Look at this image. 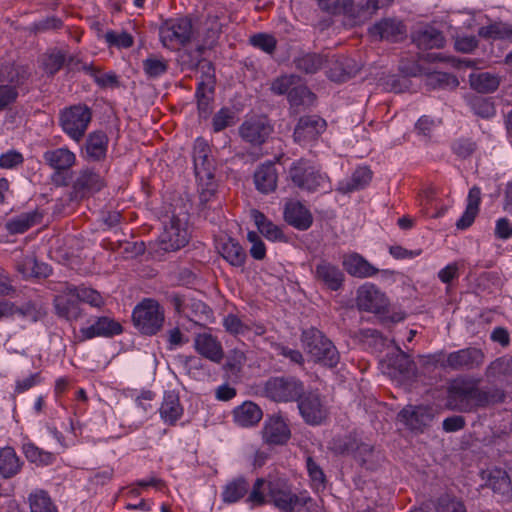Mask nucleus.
Instances as JSON below:
<instances>
[{
	"label": "nucleus",
	"mask_w": 512,
	"mask_h": 512,
	"mask_svg": "<svg viewBox=\"0 0 512 512\" xmlns=\"http://www.w3.org/2000/svg\"><path fill=\"white\" fill-rule=\"evenodd\" d=\"M480 380L460 378L454 380L448 389V405L452 410L472 412L498 400V391L489 392L479 387Z\"/></svg>",
	"instance_id": "nucleus-1"
},
{
	"label": "nucleus",
	"mask_w": 512,
	"mask_h": 512,
	"mask_svg": "<svg viewBox=\"0 0 512 512\" xmlns=\"http://www.w3.org/2000/svg\"><path fill=\"white\" fill-rule=\"evenodd\" d=\"M209 146L203 139H197L194 145L193 159L195 175L200 187V199L206 202L214 194L216 184L214 181L215 167L209 156Z\"/></svg>",
	"instance_id": "nucleus-2"
},
{
	"label": "nucleus",
	"mask_w": 512,
	"mask_h": 512,
	"mask_svg": "<svg viewBox=\"0 0 512 512\" xmlns=\"http://www.w3.org/2000/svg\"><path fill=\"white\" fill-rule=\"evenodd\" d=\"M301 341L305 352L315 362L335 367L339 362V353L334 344L316 328L304 330Z\"/></svg>",
	"instance_id": "nucleus-3"
},
{
	"label": "nucleus",
	"mask_w": 512,
	"mask_h": 512,
	"mask_svg": "<svg viewBox=\"0 0 512 512\" xmlns=\"http://www.w3.org/2000/svg\"><path fill=\"white\" fill-rule=\"evenodd\" d=\"M132 320L142 334L155 335L163 327L164 310L156 300L146 298L134 308Z\"/></svg>",
	"instance_id": "nucleus-4"
},
{
	"label": "nucleus",
	"mask_w": 512,
	"mask_h": 512,
	"mask_svg": "<svg viewBox=\"0 0 512 512\" xmlns=\"http://www.w3.org/2000/svg\"><path fill=\"white\" fill-rule=\"evenodd\" d=\"M289 177L300 189L307 191L326 190L329 188V179L309 161L300 159L289 169Z\"/></svg>",
	"instance_id": "nucleus-5"
},
{
	"label": "nucleus",
	"mask_w": 512,
	"mask_h": 512,
	"mask_svg": "<svg viewBox=\"0 0 512 512\" xmlns=\"http://www.w3.org/2000/svg\"><path fill=\"white\" fill-rule=\"evenodd\" d=\"M263 392L274 402H292L302 396L304 384L294 376L271 377L265 382Z\"/></svg>",
	"instance_id": "nucleus-6"
},
{
	"label": "nucleus",
	"mask_w": 512,
	"mask_h": 512,
	"mask_svg": "<svg viewBox=\"0 0 512 512\" xmlns=\"http://www.w3.org/2000/svg\"><path fill=\"white\" fill-rule=\"evenodd\" d=\"M435 362L442 368H450L455 371L472 370L479 368L485 360L484 352L476 347H468L444 355L440 353L435 355Z\"/></svg>",
	"instance_id": "nucleus-7"
},
{
	"label": "nucleus",
	"mask_w": 512,
	"mask_h": 512,
	"mask_svg": "<svg viewBox=\"0 0 512 512\" xmlns=\"http://www.w3.org/2000/svg\"><path fill=\"white\" fill-rule=\"evenodd\" d=\"M43 159L53 169L51 180L56 186H68L71 176L68 170L76 163V155L68 148L61 147L48 150L43 154Z\"/></svg>",
	"instance_id": "nucleus-8"
},
{
	"label": "nucleus",
	"mask_w": 512,
	"mask_h": 512,
	"mask_svg": "<svg viewBox=\"0 0 512 512\" xmlns=\"http://www.w3.org/2000/svg\"><path fill=\"white\" fill-rule=\"evenodd\" d=\"M162 45L177 50L187 44L192 36V23L188 18L170 19L159 28Z\"/></svg>",
	"instance_id": "nucleus-9"
},
{
	"label": "nucleus",
	"mask_w": 512,
	"mask_h": 512,
	"mask_svg": "<svg viewBox=\"0 0 512 512\" xmlns=\"http://www.w3.org/2000/svg\"><path fill=\"white\" fill-rule=\"evenodd\" d=\"M92 113L85 105L71 106L60 114V125L63 131L73 140L79 142L91 121Z\"/></svg>",
	"instance_id": "nucleus-10"
},
{
	"label": "nucleus",
	"mask_w": 512,
	"mask_h": 512,
	"mask_svg": "<svg viewBox=\"0 0 512 512\" xmlns=\"http://www.w3.org/2000/svg\"><path fill=\"white\" fill-rule=\"evenodd\" d=\"M297 401L300 414L306 423L318 425L328 417L327 404L318 392H304Z\"/></svg>",
	"instance_id": "nucleus-11"
},
{
	"label": "nucleus",
	"mask_w": 512,
	"mask_h": 512,
	"mask_svg": "<svg viewBox=\"0 0 512 512\" xmlns=\"http://www.w3.org/2000/svg\"><path fill=\"white\" fill-rule=\"evenodd\" d=\"M189 237L187 221L172 216L160 236V248L166 252L177 251L188 243Z\"/></svg>",
	"instance_id": "nucleus-12"
},
{
	"label": "nucleus",
	"mask_w": 512,
	"mask_h": 512,
	"mask_svg": "<svg viewBox=\"0 0 512 512\" xmlns=\"http://www.w3.org/2000/svg\"><path fill=\"white\" fill-rule=\"evenodd\" d=\"M54 308L59 317L70 322L77 321L83 316L75 285L69 283L63 285L59 294L54 298Z\"/></svg>",
	"instance_id": "nucleus-13"
},
{
	"label": "nucleus",
	"mask_w": 512,
	"mask_h": 512,
	"mask_svg": "<svg viewBox=\"0 0 512 512\" xmlns=\"http://www.w3.org/2000/svg\"><path fill=\"white\" fill-rule=\"evenodd\" d=\"M228 20L229 17L224 6L210 5L206 8L205 20L201 24L205 45L211 47L217 41Z\"/></svg>",
	"instance_id": "nucleus-14"
},
{
	"label": "nucleus",
	"mask_w": 512,
	"mask_h": 512,
	"mask_svg": "<svg viewBox=\"0 0 512 512\" xmlns=\"http://www.w3.org/2000/svg\"><path fill=\"white\" fill-rule=\"evenodd\" d=\"M272 131L273 129L268 119L263 116L248 118L239 127L241 138L252 145L263 144Z\"/></svg>",
	"instance_id": "nucleus-15"
},
{
	"label": "nucleus",
	"mask_w": 512,
	"mask_h": 512,
	"mask_svg": "<svg viewBox=\"0 0 512 512\" xmlns=\"http://www.w3.org/2000/svg\"><path fill=\"white\" fill-rule=\"evenodd\" d=\"M297 496L290 487L281 480L269 481L268 502L281 512H293L297 508Z\"/></svg>",
	"instance_id": "nucleus-16"
},
{
	"label": "nucleus",
	"mask_w": 512,
	"mask_h": 512,
	"mask_svg": "<svg viewBox=\"0 0 512 512\" xmlns=\"http://www.w3.org/2000/svg\"><path fill=\"white\" fill-rule=\"evenodd\" d=\"M356 304L360 310L381 313L385 311L388 301L374 285L365 284L357 291Z\"/></svg>",
	"instance_id": "nucleus-17"
},
{
	"label": "nucleus",
	"mask_w": 512,
	"mask_h": 512,
	"mask_svg": "<svg viewBox=\"0 0 512 512\" xmlns=\"http://www.w3.org/2000/svg\"><path fill=\"white\" fill-rule=\"evenodd\" d=\"M326 129V121L317 115L301 117L294 130V140L306 143L316 140Z\"/></svg>",
	"instance_id": "nucleus-18"
},
{
	"label": "nucleus",
	"mask_w": 512,
	"mask_h": 512,
	"mask_svg": "<svg viewBox=\"0 0 512 512\" xmlns=\"http://www.w3.org/2000/svg\"><path fill=\"white\" fill-rule=\"evenodd\" d=\"M103 186L104 180L99 174L90 169H83L73 182L72 199H82L91 193L98 192Z\"/></svg>",
	"instance_id": "nucleus-19"
},
{
	"label": "nucleus",
	"mask_w": 512,
	"mask_h": 512,
	"mask_svg": "<svg viewBox=\"0 0 512 512\" xmlns=\"http://www.w3.org/2000/svg\"><path fill=\"white\" fill-rule=\"evenodd\" d=\"M313 275L318 282L332 291L339 290L345 278L344 273L336 265L325 259L315 265Z\"/></svg>",
	"instance_id": "nucleus-20"
},
{
	"label": "nucleus",
	"mask_w": 512,
	"mask_h": 512,
	"mask_svg": "<svg viewBox=\"0 0 512 512\" xmlns=\"http://www.w3.org/2000/svg\"><path fill=\"white\" fill-rule=\"evenodd\" d=\"M194 349L204 358L220 363L224 358V351L218 339L210 333H198L194 337Z\"/></svg>",
	"instance_id": "nucleus-21"
},
{
	"label": "nucleus",
	"mask_w": 512,
	"mask_h": 512,
	"mask_svg": "<svg viewBox=\"0 0 512 512\" xmlns=\"http://www.w3.org/2000/svg\"><path fill=\"white\" fill-rule=\"evenodd\" d=\"M121 332L122 326L119 322L110 317L101 316L97 317L92 325L80 329V340L83 341L95 337H112L120 334Z\"/></svg>",
	"instance_id": "nucleus-22"
},
{
	"label": "nucleus",
	"mask_w": 512,
	"mask_h": 512,
	"mask_svg": "<svg viewBox=\"0 0 512 512\" xmlns=\"http://www.w3.org/2000/svg\"><path fill=\"white\" fill-rule=\"evenodd\" d=\"M369 32L372 36L381 40L398 42L405 38L407 30L401 21L387 18L376 23L369 29Z\"/></svg>",
	"instance_id": "nucleus-23"
},
{
	"label": "nucleus",
	"mask_w": 512,
	"mask_h": 512,
	"mask_svg": "<svg viewBox=\"0 0 512 512\" xmlns=\"http://www.w3.org/2000/svg\"><path fill=\"white\" fill-rule=\"evenodd\" d=\"M263 440L271 445H283L290 436V429L284 419L280 416L268 418L263 427Z\"/></svg>",
	"instance_id": "nucleus-24"
},
{
	"label": "nucleus",
	"mask_w": 512,
	"mask_h": 512,
	"mask_svg": "<svg viewBox=\"0 0 512 512\" xmlns=\"http://www.w3.org/2000/svg\"><path fill=\"white\" fill-rule=\"evenodd\" d=\"M412 40L418 48L440 49L444 47L445 38L441 31L430 25H421L412 32Z\"/></svg>",
	"instance_id": "nucleus-25"
},
{
	"label": "nucleus",
	"mask_w": 512,
	"mask_h": 512,
	"mask_svg": "<svg viewBox=\"0 0 512 512\" xmlns=\"http://www.w3.org/2000/svg\"><path fill=\"white\" fill-rule=\"evenodd\" d=\"M285 221L299 230H307L312 225L310 211L297 201L287 202L284 209Z\"/></svg>",
	"instance_id": "nucleus-26"
},
{
	"label": "nucleus",
	"mask_w": 512,
	"mask_h": 512,
	"mask_svg": "<svg viewBox=\"0 0 512 512\" xmlns=\"http://www.w3.org/2000/svg\"><path fill=\"white\" fill-rule=\"evenodd\" d=\"M399 417L410 429L421 430L429 425L433 419V414L428 407L408 406L399 413Z\"/></svg>",
	"instance_id": "nucleus-27"
},
{
	"label": "nucleus",
	"mask_w": 512,
	"mask_h": 512,
	"mask_svg": "<svg viewBox=\"0 0 512 512\" xmlns=\"http://www.w3.org/2000/svg\"><path fill=\"white\" fill-rule=\"evenodd\" d=\"M277 182L278 172L274 163L267 162L256 169L254 173V183L259 192L268 194L275 191Z\"/></svg>",
	"instance_id": "nucleus-28"
},
{
	"label": "nucleus",
	"mask_w": 512,
	"mask_h": 512,
	"mask_svg": "<svg viewBox=\"0 0 512 512\" xmlns=\"http://www.w3.org/2000/svg\"><path fill=\"white\" fill-rule=\"evenodd\" d=\"M339 451L341 453L351 454L361 465H367L373 459V447L370 444L364 443L356 437H347L343 444L340 445Z\"/></svg>",
	"instance_id": "nucleus-29"
},
{
	"label": "nucleus",
	"mask_w": 512,
	"mask_h": 512,
	"mask_svg": "<svg viewBox=\"0 0 512 512\" xmlns=\"http://www.w3.org/2000/svg\"><path fill=\"white\" fill-rule=\"evenodd\" d=\"M263 417L261 408L254 402L245 401L233 410V418L241 427L256 425Z\"/></svg>",
	"instance_id": "nucleus-30"
},
{
	"label": "nucleus",
	"mask_w": 512,
	"mask_h": 512,
	"mask_svg": "<svg viewBox=\"0 0 512 512\" xmlns=\"http://www.w3.org/2000/svg\"><path fill=\"white\" fill-rule=\"evenodd\" d=\"M485 376L490 381L512 384V357L502 356L492 361L485 370Z\"/></svg>",
	"instance_id": "nucleus-31"
},
{
	"label": "nucleus",
	"mask_w": 512,
	"mask_h": 512,
	"mask_svg": "<svg viewBox=\"0 0 512 512\" xmlns=\"http://www.w3.org/2000/svg\"><path fill=\"white\" fill-rule=\"evenodd\" d=\"M345 270L354 277L367 278L378 273V269L357 253L346 256L343 260Z\"/></svg>",
	"instance_id": "nucleus-32"
},
{
	"label": "nucleus",
	"mask_w": 512,
	"mask_h": 512,
	"mask_svg": "<svg viewBox=\"0 0 512 512\" xmlns=\"http://www.w3.org/2000/svg\"><path fill=\"white\" fill-rule=\"evenodd\" d=\"M219 253L232 266L241 267L246 260V253L241 245L234 239L227 237L220 240L218 244Z\"/></svg>",
	"instance_id": "nucleus-33"
},
{
	"label": "nucleus",
	"mask_w": 512,
	"mask_h": 512,
	"mask_svg": "<svg viewBox=\"0 0 512 512\" xmlns=\"http://www.w3.org/2000/svg\"><path fill=\"white\" fill-rule=\"evenodd\" d=\"M480 201L481 190L479 187L474 186L469 191L466 210L456 223L458 229H466L472 225L478 214Z\"/></svg>",
	"instance_id": "nucleus-34"
},
{
	"label": "nucleus",
	"mask_w": 512,
	"mask_h": 512,
	"mask_svg": "<svg viewBox=\"0 0 512 512\" xmlns=\"http://www.w3.org/2000/svg\"><path fill=\"white\" fill-rule=\"evenodd\" d=\"M68 65H70L72 69L84 71L91 75L95 82L102 87L114 86L118 83L115 74H101L98 68L94 67L92 64L84 63L79 59L71 58Z\"/></svg>",
	"instance_id": "nucleus-35"
},
{
	"label": "nucleus",
	"mask_w": 512,
	"mask_h": 512,
	"mask_svg": "<svg viewBox=\"0 0 512 512\" xmlns=\"http://www.w3.org/2000/svg\"><path fill=\"white\" fill-rule=\"evenodd\" d=\"M29 73L24 66L15 65L14 63H5L0 67V82L5 85L17 87L24 83Z\"/></svg>",
	"instance_id": "nucleus-36"
},
{
	"label": "nucleus",
	"mask_w": 512,
	"mask_h": 512,
	"mask_svg": "<svg viewBox=\"0 0 512 512\" xmlns=\"http://www.w3.org/2000/svg\"><path fill=\"white\" fill-rule=\"evenodd\" d=\"M19 273L24 277H46L49 267L44 263H38L34 254L24 255L16 264Z\"/></svg>",
	"instance_id": "nucleus-37"
},
{
	"label": "nucleus",
	"mask_w": 512,
	"mask_h": 512,
	"mask_svg": "<svg viewBox=\"0 0 512 512\" xmlns=\"http://www.w3.org/2000/svg\"><path fill=\"white\" fill-rule=\"evenodd\" d=\"M325 62L328 64L327 75L332 81L343 82L352 74L347 58L333 55L331 58L325 59Z\"/></svg>",
	"instance_id": "nucleus-38"
},
{
	"label": "nucleus",
	"mask_w": 512,
	"mask_h": 512,
	"mask_svg": "<svg viewBox=\"0 0 512 512\" xmlns=\"http://www.w3.org/2000/svg\"><path fill=\"white\" fill-rule=\"evenodd\" d=\"M182 413L183 408L180 405L179 397L173 392L166 393L160 407L161 417L165 422L174 424L181 417Z\"/></svg>",
	"instance_id": "nucleus-39"
},
{
	"label": "nucleus",
	"mask_w": 512,
	"mask_h": 512,
	"mask_svg": "<svg viewBox=\"0 0 512 512\" xmlns=\"http://www.w3.org/2000/svg\"><path fill=\"white\" fill-rule=\"evenodd\" d=\"M469 83L479 93H491L499 87L500 79L488 72H478L469 76Z\"/></svg>",
	"instance_id": "nucleus-40"
},
{
	"label": "nucleus",
	"mask_w": 512,
	"mask_h": 512,
	"mask_svg": "<svg viewBox=\"0 0 512 512\" xmlns=\"http://www.w3.org/2000/svg\"><path fill=\"white\" fill-rule=\"evenodd\" d=\"M108 137L103 132L91 133L87 139L86 152L90 159L100 161L106 156Z\"/></svg>",
	"instance_id": "nucleus-41"
},
{
	"label": "nucleus",
	"mask_w": 512,
	"mask_h": 512,
	"mask_svg": "<svg viewBox=\"0 0 512 512\" xmlns=\"http://www.w3.org/2000/svg\"><path fill=\"white\" fill-rule=\"evenodd\" d=\"M371 171L367 167H360L355 170L351 178L339 183L338 191L350 193L363 189L371 180Z\"/></svg>",
	"instance_id": "nucleus-42"
},
{
	"label": "nucleus",
	"mask_w": 512,
	"mask_h": 512,
	"mask_svg": "<svg viewBox=\"0 0 512 512\" xmlns=\"http://www.w3.org/2000/svg\"><path fill=\"white\" fill-rule=\"evenodd\" d=\"M20 461L11 447L0 450V474L4 478H10L20 471Z\"/></svg>",
	"instance_id": "nucleus-43"
},
{
	"label": "nucleus",
	"mask_w": 512,
	"mask_h": 512,
	"mask_svg": "<svg viewBox=\"0 0 512 512\" xmlns=\"http://www.w3.org/2000/svg\"><path fill=\"white\" fill-rule=\"evenodd\" d=\"M42 215L37 211L26 212L11 219L7 228L11 233H24L32 226L41 222Z\"/></svg>",
	"instance_id": "nucleus-44"
},
{
	"label": "nucleus",
	"mask_w": 512,
	"mask_h": 512,
	"mask_svg": "<svg viewBox=\"0 0 512 512\" xmlns=\"http://www.w3.org/2000/svg\"><path fill=\"white\" fill-rule=\"evenodd\" d=\"M249 489L246 479L239 477L229 482L223 489L222 500L225 503H235L243 498Z\"/></svg>",
	"instance_id": "nucleus-45"
},
{
	"label": "nucleus",
	"mask_w": 512,
	"mask_h": 512,
	"mask_svg": "<svg viewBox=\"0 0 512 512\" xmlns=\"http://www.w3.org/2000/svg\"><path fill=\"white\" fill-rule=\"evenodd\" d=\"M251 216L259 232L269 240H279L283 237L281 229L273 224L266 216L258 210H252Z\"/></svg>",
	"instance_id": "nucleus-46"
},
{
	"label": "nucleus",
	"mask_w": 512,
	"mask_h": 512,
	"mask_svg": "<svg viewBox=\"0 0 512 512\" xmlns=\"http://www.w3.org/2000/svg\"><path fill=\"white\" fill-rule=\"evenodd\" d=\"M30 512H58L52 499L44 490H36L29 494Z\"/></svg>",
	"instance_id": "nucleus-47"
},
{
	"label": "nucleus",
	"mask_w": 512,
	"mask_h": 512,
	"mask_svg": "<svg viewBox=\"0 0 512 512\" xmlns=\"http://www.w3.org/2000/svg\"><path fill=\"white\" fill-rule=\"evenodd\" d=\"M288 100L293 108L308 107L315 101V95L304 85L293 87L288 93Z\"/></svg>",
	"instance_id": "nucleus-48"
},
{
	"label": "nucleus",
	"mask_w": 512,
	"mask_h": 512,
	"mask_svg": "<svg viewBox=\"0 0 512 512\" xmlns=\"http://www.w3.org/2000/svg\"><path fill=\"white\" fill-rule=\"evenodd\" d=\"M294 62L298 70L313 74L322 68L325 58L320 54L307 53L296 58Z\"/></svg>",
	"instance_id": "nucleus-49"
},
{
	"label": "nucleus",
	"mask_w": 512,
	"mask_h": 512,
	"mask_svg": "<svg viewBox=\"0 0 512 512\" xmlns=\"http://www.w3.org/2000/svg\"><path fill=\"white\" fill-rule=\"evenodd\" d=\"M23 453L30 462L37 465H49L55 459L53 453L44 451L33 443H25L23 445Z\"/></svg>",
	"instance_id": "nucleus-50"
},
{
	"label": "nucleus",
	"mask_w": 512,
	"mask_h": 512,
	"mask_svg": "<svg viewBox=\"0 0 512 512\" xmlns=\"http://www.w3.org/2000/svg\"><path fill=\"white\" fill-rule=\"evenodd\" d=\"M197 105L200 117L206 119L211 112L213 88L201 82L196 91Z\"/></svg>",
	"instance_id": "nucleus-51"
},
{
	"label": "nucleus",
	"mask_w": 512,
	"mask_h": 512,
	"mask_svg": "<svg viewBox=\"0 0 512 512\" xmlns=\"http://www.w3.org/2000/svg\"><path fill=\"white\" fill-rule=\"evenodd\" d=\"M184 315L196 324H200L202 320L210 318L211 309L202 301L190 300L185 305Z\"/></svg>",
	"instance_id": "nucleus-52"
},
{
	"label": "nucleus",
	"mask_w": 512,
	"mask_h": 512,
	"mask_svg": "<svg viewBox=\"0 0 512 512\" xmlns=\"http://www.w3.org/2000/svg\"><path fill=\"white\" fill-rule=\"evenodd\" d=\"M71 58L72 57H69L67 61V55L65 52L61 50H53L48 53L43 60L44 69L50 75L57 73L64 64L73 70L72 67L68 65Z\"/></svg>",
	"instance_id": "nucleus-53"
},
{
	"label": "nucleus",
	"mask_w": 512,
	"mask_h": 512,
	"mask_svg": "<svg viewBox=\"0 0 512 512\" xmlns=\"http://www.w3.org/2000/svg\"><path fill=\"white\" fill-rule=\"evenodd\" d=\"M268 486L269 481L263 478H258L252 486V490L247 497V503L252 507L262 506L268 502Z\"/></svg>",
	"instance_id": "nucleus-54"
},
{
	"label": "nucleus",
	"mask_w": 512,
	"mask_h": 512,
	"mask_svg": "<svg viewBox=\"0 0 512 512\" xmlns=\"http://www.w3.org/2000/svg\"><path fill=\"white\" fill-rule=\"evenodd\" d=\"M426 85L433 89L436 88H450L455 89L459 85L456 76L445 72H434L427 75Z\"/></svg>",
	"instance_id": "nucleus-55"
},
{
	"label": "nucleus",
	"mask_w": 512,
	"mask_h": 512,
	"mask_svg": "<svg viewBox=\"0 0 512 512\" xmlns=\"http://www.w3.org/2000/svg\"><path fill=\"white\" fill-rule=\"evenodd\" d=\"M487 486H489L494 492L505 494L509 491L510 480L507 473L501 469H495L490 472Z\"/></svg>",
	"instance_id": "nucleus-56"
},
{
	"label": "nucleus",
	"mask_w": 512,
	"mask_h": 512,
	"mask_svg": "<svg viewBox=\"0 0 512 512\" xmlns=\"http://www.w3.org/2000/svg\"><path fill=\"white\" fill-rule=\"evenodd\" d=\"M167 69L168 61L162 57L152 55L143 61V70L150 78L163 75Z\"/></svg>",
	"instance_id": "nucleus-57"
},
{
	"label": "nucleus",
	"mask_w": 512,
	"mask_h": 512,
	"mask_svg": "<svg viewBox=\"0 0 512 512\" xmlns=\"http://www.w3.org/2000/svg\"><path fill=\"white\" fill-rule=\"evenodd\" d=\"M390 366L402 375H410L414 373L415 370L413 360L399 348L397 349V353L390 358Z\"/></svg>",
	"instance_id": "nucleus-58"
},
{
	"label": "nucleus",
	"mask_w": 512,
	"mask_h": 512,
	"mask_svg": "<svg viewBox=\"0 0 512 512\" xmlns=\"http://www.w3.org/2000/svg\"><path fill=\"white\" fill-rule=\"evenodd\" d=\"M76 293L79 302L87 303L92 307L100 308L105 304L104 298L101 294L92 288H88L83 285L76 286Z\"/></svg>",
	"instance_id": "nucleus-59"
},
{
	"label": "nucleus",
	"mask_w": 512,
	"mask_h": 512,
	"mask_svg": "<svg viewBox=\"0 0 512 512\" xmlns=\"http://www.w3.org/2000/svg\"><path fill=\"white\" fill-rule=\"evenodd\" d=\"M470 106L473 112L482 118L487 119L495 115L494 104L488 98L476 96L471 99Z\"/></svg>",
	"instance_id": "nucleus-60"
},
{
	"label": "nucleus",
	"mask_w": 512,
	"mask_h": 512,
	"mask_svg": "<svg viewBox=\"0 0 512 512\" xmlns=\"http://www.w3.org/2000/svg\"><path fill=\"white\" fill-rule=\"evenodd\" d=\"M235 124V113L230 108L220 109L213 117L212 126L215 132H220Z\"/></svg>",
	"instance_id": "nucleus-61"
},
{
	"label": "nucleus",
	"mask_w": 512,
	"mask_h": 512,
	"mask_svg": "<svg viewBox=\"0 0 512 512\" xmlns=\"http://www.w3.org/2000/svg\"><path fill=\"white\" fill-rule=\"evenodd\" d=\"M319 8L329 14L347 12L352 6V0H317Z\"/></svg>",
	"instance_id": "nucleus-62"
},
{
	"label": "nucleus",
	"mask_w": 512,
	"mask_h": 512,
	"mask_svg": "<svg viewBox=\"0 0 512 512\" xmlns=\"http://www.w3.org/2000/svg\"><path fill=\"white\" fill-rule=\"evenodd\" d=\"M250 43L266 53H273L276 49L277 41L274 36L266 33H258L250 37Z\"/></svg>",
	"instance_id": "nucleus-63"
},
{
	"label": "nucleus",
	"mask_w": 512,
	"mask_h": 512,
	"mask_svg": "<svg viewBox=\"0 0 512 512\" xmlns=\"http://www.w3.org/2000/svg\"><path fill=\"white\" fill-rule=\"evenodd\" d=\"M436 512H467L462 501L445 495L439 498Z\"/></svg>",
	"instance_id": "nucleus-64"
}]
</instances>
